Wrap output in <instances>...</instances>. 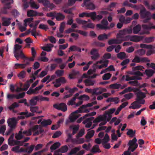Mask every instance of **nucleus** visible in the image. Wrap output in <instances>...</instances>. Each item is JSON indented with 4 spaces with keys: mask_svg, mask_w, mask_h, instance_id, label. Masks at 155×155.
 <instances>
[{
    "mask_svg": "<svg viewBox=\"0 0 155 155\" xmlns=\"http://www.w3.org/2000/svg\"><path fill=\"white\" fill-rule=\"evenodd\" d=\"M91 152L95 153H100L101 151L99 149V145L96 144L93 146L91 150Z\"/></svg>",
    "mask_w": 155,
    "mask_h": 155,
    "instance_id": "27",
    "label": "nucleus"
},
{
    "mask_svg": "<svg viewBox=\"0 0 155 155\" xmlns=\"http://www.w3.org/2000/svg\"><path fill=\"white\" fill-rule=\"evenodd\" d=\"M122 32H123L125 34H131L132 31V29L131 28H126L124 29L121 30Z\"/></svg>",
    "mask_w": 155,
    "mask_h": 155,
    "instance_id": "45",
    "label": "nucleus"
},
{
    "mask_svg": "<svg viewBox=\"0 0 155 155\" xmlns=\"http://www.w3.org/2000/svg\"><path fill=\"white\" fill-rule=\"evenodd\" d=\"M136 133L135 130H133L132 129H128L127 132V135L129 136L130 137H132L135 136Z\"/></svg>",
    "mask_w": 155,
    "mask_h": 155,
    "instance_id": "35",
    "label": "nucleus"
},
{
    "mask_svg": "<svg viewBox=\"0 0 155 155\" xmlns=\"http://www.w3.org/2000/svg\"><path fill=\"white\" fill-rule=\"evenodd\" d=\"M142 27L144 29L148 31L152 29H155V25L152 23H149L148 25H143Z\"/></svg>",
    "mask_w": 155,
    "mask_h": 155,
    "instance_id": "20",
    "label": "nucleus"
},
{
    "mask_svg": "<svg viewBox=\"0 0 155 155\" xmlns=\"http://www.w3.org/2000/svg\"><path fill=\"white\" fill-rule=\"evenodd\" d=\"M8 144L11 146H13L15 145H19V141L12 140L11 142H8Z\"/></svg>",
    "mask_w": 155,
    "mask_h": 155,
    "instance_id": "41",
    "label": "nucleus"
},
{
    "mask_svg": "<svg viewBox=\"0 0 155 155\" xmlns=\"http://www.w3.org/2000/svg\"><path fill=\"white\" fill-rule=\"evenodd\" d=\"M149 94V93L147 92L146 93H144L141 92H139L137 93V98L136 100L133 103H132L130 106L129 107V108H132L133 109H139L141 106V105L138 104L137 103L143 104L145 103V101L143 99L146 97V94Z\"/></svg>",
    "mask_w": 155,
    "mask_h": 155,
    "instance_id": "1",
    "label": "nucleus"
},
{
    "mask_svg": "<svg viewBox=\"0 0 155 155\" xmlns=\"http://www.w3.org/2000/svg\"><path fill=\"white\" fill-rule=\"evenodd\" d=\"M101 23V24H99L97 25V27L98 28L102 29H109V27L108 26V23L106 19H103Z\"/></svg>",
    "mask_w": 155,
    "mask_h": 155,
    "instance_id": "5",
    "label": "nucleus"
},
{
    "mask_svg": "<svg viewBox=\"0 0 155 155\" xmlns=\"http://www.w3.org/2000/svg\"><path fill=\"white\" fill-rule=\"evenodd\" d=\"M117 57L118 58L121 60L124 59L127 57L126 54L123 52H121L117 54Z\"/></svg>",
    "mask_w": 155,
    "mask_h": 155,
    "instance_id": "31",
    "label": "nucleus"
},
{
    "mask_svg": "<svg viewBox=\"0 0 155 155\" xmlns=\"http://www.w3.org/2000/svg\"><path fill=\"white\" fill-rule=\"evenodd\" d=\"M140 47L141 48H143L148 49H150V50L148 51L146 53L147 56H149L153 54V51L151 50L154 48L152 45H148L145 44H141L140 45Z\"/></svg>",
    "mask_w": 155,
    "mask_h": 155,
    "instance_id": "8",
    "label": "nucleus"
},
{
    "mask_svg": "<svg viewBox=\"0 0 155 155\" xmlns=\"http://www.w3.org/2000/svg\"><path fill=\"white\" fill-rule=\"evenodd\" d=\"M84 4L87 9L94 10L95 8V5L90 2V0H84Z\"/></svg>",
    "mask_w": 155,
    "mask_h": 155,
    "instance_id": "15",
    "label": "nucleus"
},
{
    "mask_svg": "<svg viewBox=\"0 0 155 155\" xmlns=\"http://www.w3.org/2000/svg\"><path fill=\"white\" fill-rule=\"evenodd\" d=\"M84 141V138H81L78 139V140L74 139L73 140V142L77 144H81L83 143Z\"/></svg>",
    "mask_w": 155,
    "mask_h": 155,
    "instance_id": "46",
    "label": "nucleus"
},
{
    "mask_svg": "<svg viewBox=\"0 0 155 155\" xmlns=\"http://www.w3.org/2000/svg\"><path fill=\"white\" fill-rule=\"evenodd\" d=\"M81 106L78 109L74 112L72 113L70 115L69 117V119L71 122H74L76 120L81 116L80 114H77L78 113H82L83 112L82 110L83 108H81Z\"/></svg>",
    "mask_w": 155,
    "mask_h": 155,
    "instance_id": "3",
    "label": "nucleus"
},
{
    "mask_svg": "<svg viewBox=\"0 0 155 155\" xmlns=\"http://www.w3.org/2000/svg\"><path fill=\"white\" fill-rule=\"evenodd\" d=\"M22 84L20 83V91H26L27 90L28 88L29 87V84H27L24 85V87L23 88H21L22 86Z\"/></svg>",
    "mask_w": 155,
    "mask_h": 155,
    "instance_id": "51",
    "label": "nucleus"
},
{
    "mask_svg": "<svg viewBox=\"0 0 155 155\" xmlns=\"http://www.w3.org/2000/svg\"><path fill=\"white\" fill-rule=\"evenodd\" d=\"M7 123L10 128L15 129L17 125V121L15 117L9 118L7 120Z\"/></svg>",
    "mask_w": 155,
    "mask_h": 155,
    "instance_id": "12",
    "label": "nucleus"
},
{
    "mask_svg": "<svg viewBox=\"0 0 155 155\" xmlns=\"http://www.w3.org/2000/svg\"><path fill=\"white\" fill-rule=\"evenodd\" d=\"M54 107L58 110H61L65 112L67 110V107L66 104L61 103L59 104H55L54 105Z\"/></svg>",
    "mask_w": 155,
    "mask_h": 155,
    "instance_id": "6",
    "label": "nucleus"
},
{
    "mask_svg": "<svg viewBox=\"0 0 155 155\" xmlns=\"http://www.w3.org/2000/svg\"><path fill=\"white\" fill-rule=\"evenodd\" d=\"M150 61V60L146 57L140 58L137 56H135L132 60V62L134 63L149 62Z\"/></svg>",
    "mask_w": 155,
    "mask_h": 155,
    "instance_id": "9",
    "label": "nucleus"
},
{
    "mask_svg": "<svg viewBox=\"0 0 155 155\" xmlns=\"http://www.w3.org/2000/svg\"><path fill=\"white\" fill-rule=\"evenodd\" d=\"M84 129L81 130L78 134L76 135V138L78 139L79 137H82L84 135Z\"/></svg>",
    "mask_w": 155,
    "mask_h": 155,
    "instance_id": "58",
    "label": "nucleus"
},
{
    "mask_svg": "<svg viewBox=\"0 0 155 155\" xmlns=\"http://www.w3.org/2000/svg\"><path fill=\"white\" fill-rule=\"evenodd\" d=\"M37 102L35 101L34 98L33 97L31 100L29 101V106H35L36 105Z\"/></svg>",
    "mask_w": 155,
    "mask_h": 155,
    "instance_id": "62",
    "label": "nucleus"
},
{
    "mask_svg": "<svg viewBox=\"0 0 155 155\" xmlns=\"http://www.w3.org/2000/svg\"><path fill=\"white\" fill-rule=\"evenodd\" d=\"M80 150V148L79 147H75L74 148L72 149L71 151L68 153V155H72L76 154Z\"/></svg>",
    "mask_w": 155,
    "mask_h": 155,
    "instance_id": "40",
    "label": "nucleus"
},
{
    "mask_svg": "<svg viewBox=\"0 0 155 155\" xmlns=\"http://www.w3.org/2000/svg\"><path fill=\"white\" fill-rule=\"evenodd\" d=\"M30 4L31 7V8L36 9H38L39 7V5L36 4L34 2H29Z\"/></svg>",
    "mask_w": 155,
    "mask_h": 155,
    "instance_id": "53",
    "label": "nucleus"
},
{
    "mask_svg": "<svg viewBox=\"0 0 155 155\" xmlns=\"http://www.w3.org/2000/svg\"><path fill=\"white\" fill-rule=\"evenodd\" d=\"M95 131L93 130H92L88 131L86 136L87 139H90L92 137L94 134Z\"/></svg>",
    "mask_w": 155,
    "mask_h": 155,
    "instance_id": "39",
    "label": "nucleus"
},
{
    "mask_svg": "<svg viewBox=\"0 0 155 155\" xmlns=\"http://www.w3.org/2000/svg\"><path fill=\"white\" fill-rule=\"evenodd\" d=\"M64 73V71L63 70H57L55 72V74L58 77H61L62 76Z\"/></svg>",
    "mask_w": 155,
    "mask_h": 155,
    "instance_id": "57",
    "label": "nucleus"
},
{
    "mask_svg": "<svg viewBox=\"0 0 155 155\" xmlns=\"http://www.w3.org/2000/svg\"><path fill=\"white\" fill-rule=\"evenodd\" d=\"M18 106V104L16 102H14L9 106L8 108L10 110H13L15 108L17 107Z\"/></svg>",
    "mask_w": 155,
    "mask_h": 155,
    "instance_id": "55",
    "label": "nucleus"
},
{
    "mask_svg": "<svg viewBox=\"0 0 155 155\" xmlns=\"http://www.w3.org/2000/svg\"><path fill=\"white\" fill-rule=\"evenodd\" d=\"M34 18L32 17H30L26 18L24 20V25L25 27H27L28 24H29L31 22L33 21Z\"/></svg>",
    "mask_w": 155,
    "mask_h": 155,
    "instance_id": "38",
    "label": "nucleus"
},
{
    "mask_svg": "<svg viewBox=\"0 0 155 155\" xmlns=\"http://www.w3.org/2000/svg\"><path fill=\"white\" fill-rule=\"evenodd\" d=\"M115 110L116 109L114 108H110L105 111V114L111 115L114 113Z\"/></svg>",
    "mask_w": 155,
    "mask_h": 155,
    "instance_id": "48",
    "label": "nucleus"
},
{
    "mask_svg": "<svg viewBox=\"0 0 155 155\" xmlns=\"http://www.w3.org/2000/svg\"><path fill=\"white\" fill-rule=\"evenodd\" d=\"M5 4L7 5L6 8H11V5L13 2V0H4Z\"/></svg>",
    "mask_w": 155,
    "mask_h": 155,
    "instance_id": "43",
    "label": "nucleus"
},
{
    "mask_svg": "<svg viewBox=\"0 0 155 155\" xmlns=\"http://www.w3.org/2000/svg\"><path fill=\"white\" fill-rule=\"evenodd\" d=\"M37 12L32 10L28 11L27 12V16L28 17H33L37 16Z\"/></svg>",
    "mask_w": 155,
    "mask_h": 155,
    "instance_id": "34",
    "label": "nucleus"
},
{
    "mask_svg": "<svg viewBox=\"0 0 155 155\" xmlns=\"http://www.w3.org/2000/svg\"><path fill=\"white\" fill-rule=\"evenodd\" d=\"M120 40L117 39H112L109 40L108 41V44L109 45H111L113 44H120L121 43Z\"/></svg>",
    "mask_w": 155,
    "mask_h": 155,
    "instance_id": "32",
    "label": "nucleus"
},
{
    "mask_svg": "<svg viewBox=\"0 0 155 155\" xmlns=\"http://www.w3.org/2000/svg\"><path fill=\"white\" fill-rule=\"evenodd\" d=\"M95 14L94 12H90L87 13L85 12H83L81 13L78 16L80 18H83L85 16L87 17H91V16H94V15Z\"/></svg>",
    "mask_w": 155,
    "mask_h": 155,
    "instance_id": "24",
    "label": "nucleus"
},
{
    "mask_svg": "<svg viewBox=\"0 0 155 155\" xmlns=\"http://www.w3.org/2000/svg\"><path fill=\"white\" fill-rule=\"evenodd\" d=\"M52 123V121L50 119H44L41 123V125L42 127H45L50 125Z\"/></svg>",
    "mask_w": 155,
    "mask_h": 155,
    "instance_id": "28",
    "label": "nucleus"
},
{
    "mask_svg": "<svg viewBox=\"0 0 155 155\" xmlns=\"http://www.w3.org/2000/svg\"><path fill=\"white\" fill-rule=\"evenodd\" d=\"M96 92L94 95H98L101 94L104 92H106L107 91L106 89L103 88L101 87H97L95 88Z\"/></svg>",
    "mask_w": 155,
    "mask_h": 155,
    "instance_id": "23",
    "label": "nucleus"
},
{
    "mask_svg": "<svg viewBox=\"0 0 155 155\" xmlns=\"http://www.w3.org/2000/svg\"><path fill=\"white\" fill-rule=\"evenodd\" d=\"M110 33L107 34L105 33H104L102 34H100L97 37V39L99 41H103L104 40H106L108 39V38L110 36Z\"/></svg>",
    "mask_w": 155,
    "mask_h": 155,
    "instance_id": "22",
    "label": "nucleus"
},
{
    "mask_svg": "<svg viewBox=\"0 0 155 155\" xmlns=\"http://www.w3.org/2000/svg\"><path fill=\"white\" fill-rule=\"evenodd\" d=\"M11 18H10L2 17V20L3 21L2 25L4 26H8L10 24Z\"/></svg>",
    "mask_w": 155,
    "mask_h": 155,
    "instance_id": "21",
    "label": "nucleus"
},
{
    "mask_svg": "<svg viewBox=\"0 0 155 155\" xmlns=\"http://www.w3.org/2000/svg\"><path fill=\"white\" fill-rule=\"evenodd\" d=\"M9 89L12 93L16 92L17 94H8L7 95V98L9 100H11L15 98L19 99V86L17 84L13 85L11 84L9 86Z\"/></svg>",
    "mask_w": 155,
    "mask_h": 155,
    "instance_id": "2",
    "label": "nucleus"
},
{
    "mask_svg": "<svg viewBox=\"0 0 155 155\" xmlns=\"http://www.w3.org/2000/svg\"><path fill=\"white\" fill-rule=\"evenodd\" d=\"M143 69H144V67L140 65H138L136 67L132 68V70L133 71L137 70L143 71Z\"/></svg>",
    "mask_w": 155,
    "mask_h": 155,
    "instance_id": "50",
    "label": "nucleus"
},
{
    "mask_svg": "<svg viewBox=\"0 0 155 155\" xmlns=\"http://www.w3.org/2000/svg\"><path fill=\"white\" fill-rule=\"evenodd\" d=\"M145 73L148 76L150 77L153 75L155 72L151 69H147L145 70Z\"/></svg>",
    "mask_w": 155,
    "mask_h": 155,
    "instance_id": "44",
    "label": "nucleus"
},
{
    "mask_svg": "<svg viewBox=\"0 0 155 155\" xmlns=\"http://www.w3.org/2000/svg\"><path fill=\"white\" fill-rule=\"evenodd\" d=\"M12 151L15 153H19V145H17L12 147Z\"/></svg>",
    "mask_w": 155,
    "mask_h": 155,
    "instance_id": "61",
    "label": "nucleus"
},
{
    "mask_svg": "<svg viewBox=\"0 0 155 155\" xmlns=\"http://www.w3.org/2000/svg\"><path fill=\"white\" fill-rule=\"evenodd\" d=\"M38 28L44 30L45 31H47V29H48V26L43 24H40L38 27Z\"/></svg>",
    "mask_w": 155,
    "mask_h": 155,
    "instance_id": "56",
    "label": "nucleus"
},
{
    "mask_svg": "<svg viewBox=\"0 0 155 155\" xmlns=\"http://www.w3.org/2000/svg\"><path fill=\"white\" fill-rule=\"evenodd\" d=\"M31 134V131L30 130V129L28 130H26L22 132L21 130H20V140L22 139L24 136L23 135H25V136H30Z\"/></svg>",
    "mask_w": 155,
    "mask_h": 155,
    "instance_id": "25",
    "label": "nucleus"
},
{
    "mask_svg": "<svg viewBox=\"0 0 155 155\" xmlns=\"http://www.w3.org/2000/svg\"><path fill=\"white\" fill-rule=\"evenodd\" d=\"M61 145V143L58 142L55 143L52 145L50 147L51 152L53 150H56V149L59 147Z\"/></svg>",
    "mask_w": 155,
    "mask_h": 155,
    "instance_id": "33",
    "label": "nucleus"
},
{
    "mask_svg": "<svg viewBox=\"0 0 155 155\" xmlns=\"http://www.w3.org/2000/svg\"><path fill=\"white\" fill-rule=\"evenodd\" d=\"M76 21L78 24L79 25L82 24L83 25H85L87 22V21L81 20L79 18H76Z\"/></svg>",
    "mask_w": 155,
    "mask_h": 155,
    "instance_id": "42",
    "label": "nucleus"
},
{
    "mask_svg": "<svg viewBox=\"0 0 155 155\" xmlns=\"http://www.w3.org/2000/svg\"><path fill=\"white\" fill-rule=\"evenodd\" d=\"M140 14L141 17L143 18H145L147 17L151 16L150 12L147 11L144 7H143L140 9Z\"/></svg>",
    "mask_w": 155,
    "mask_h": 155,
    "instance_id": "10",
    "label": "nucleus"
},
{
    "mask_svg": "<svg viewBox=\"0 0 155 155\" xmlns=\"http://www.w3.org/2000/svg\"><path fill=\"white\" fill-rule=\"evenodd\" d=\"M84 82L86 86H93L95 83V81L90 79H86L84 80Z\"/></svg>",
    "mask_w": 155,
    "mask_h": 155,
    "instance_id": "29",
    "label": "nucleus"
},
{
    "mask_svg": "<svg viewBox=\"0 0 155 155\" xmlns=\"http://www.w3.org/2000/svg\"><path fill=\"white\" fill-rule=\"evenodd\" d=\"M65 26V23L63 22L61 24L60 28L59 31L61 33H62L64 30V28Z\"/></svg>",
    "mask_w": 155,
    "mask_h": 155,
    "instance_id": "63",
    "label": "nucleus"
},
{
    "mask_svg": "<svg viewBox=\"0 0 155 155\" xmlns=\"http://www.w3.org/2000/svg\"><path fill=\"white\" fill-rule=\"evenodd\" d=\"M111 76V74L110 73H107L104 74L103 77L104 80H107L109 79Z\"/></svg>",
    "mask_w": 155,
    "mask_h": 155,
    "instance_id": "52",
    "label": "nucleus"
},
{
    "mask_svg": "<svg viewBox=\"0 0 155 155\" xmlns=\"http://www.w3.org/2000/svg\"><path fill=\"white\" fill-rule=\"evenodd\" d=\"M125 33H124L123 32H122L121 30H120L119 31V33L117 34V37L118 38H120V39H118V40H120L121 43L122 42L125 41H127L128 40V38H126L127 37V35L125 36H124V35H125Z\"/></svg>",
    "mask_w": 155,
    "mask_h": 155,
    "instance_id": "17",
    "label": "nucleus"
},
{
    "mask_svg": "<svg viewBox=\"0 0 155 155\" xmlns=\"http://www.w3.org/2000/svg\"><path fill=\"white\" fill-rule=\"evenodd\" d=\"M93 45L96 47H103L105 46V44L98 41H95L92 44Z\"/></svg>",
    "mask_w": 155,
    "mask_h": 155,
    "instance_id": "37",
    "label": "nucleus"
},
{
    "mask_svg": "<svg viewBox=\"0 0 155 155\" xmlns=\"http://www.w3.org/2000/svg\"><path fill=\"white\" fill-rule=\"evenodd\" d=\"M95 89L94 88L93 89L86 88L85 90V91L90 93H91L92 95H94V94L95 93Z\"/></svg>",
    "mask_w": 155,
    "mask_h": 155,
    "instance_id": "54",
    "label": "nucleus"
},
{
    "mask_svg": "<svg viewBox=\"0 0 155 155\" xmlns=\"http://www.w3.org/2000/svg\"><path fill=\"white\" fill-rule=\"evenodd\" d=\"M94 12L95 13L94 15V16H91V19L93 21H94L96 19L99 21L103 18V16L102 15L106 14L108 13V12L107 11H103L100 12V14L101 15H97L96 13L95 12Z\"/></svg>",
    "mask_w": 155,
    "mask_h": 155,
    "instance_id": "11",
    "label": "nucleus"
},
{
    "mask_svg": "<svg viewBox=\"0 0 155 155\" xmlns=\"http://www.w3.org/2000/svg\"><path fill=\"white\" fill-rule=\"evenodd\" d=\"M137 140L136 137H134L132 140H129L128 145L129 146L128 150L131 152H134L137 147L138 144L137 143Z\"/></svg>",
    "mask_w": 155,
    "mask_h": 155,
    "instance_id": "4",
    "label": "nucleus"
},
{
    "mask_svg": "<svg viewBox=\"0 0 155 155\" xmlns=\"http://www.w3.org/2000/svg\"><path fill=\"white\" fill-rule=\"evenodd\" d=\"M68 149V146L67 145H64L57 150L56 152L57 153H64L67 152Z\"/></svg>",
    "mask_w": 155,
    "mask_h": 155,
    "instance_id": "30",
    "label": "nucleus"
},
{
    "mask_svg": "<svg viewBox=\"0 0 155 155\" xmlns=\"http://www.w3.org/2000/svg\"><path fill=\"white\" fill-rule=\"evenodd\" d=\"M109 140V137L108 135L107 134H106L105 136L103 139V144L105 143L108 142Z\"/></svg>",
    "mask_w": 155,
    "mask_h": 155,
    "instance_id": "59",
    "label": "nucleus"
},
{
    "mask_svg": "<svg viewBox=\"0 0 155 155\" xmlns=\"http://www.w3.org/2000/svg\"><path fill=\"white\" fill-rule=\"evenodd\" d=\"M121 86V85L120 84L115 83L110 84V87L113 89H117L119 88Z\"/></svg>",
    "mask_w": 155,
    "mask_h": 155,
    "instance_id": "47",
    "label": "nucleus"
},
{
    "mask_svg": "<svg viewBox=\"0 0 155 155\" xmlns=\"http://www.w3.org/2000/svg\"><path fill=\"white\" fill-rule=\"evenodd\" d=\"M141 29V26L139 25H136L134 27L133 29V32L134 34H137L140 31Z\"/></svg>",
    "mask_w": 155,
    "mask_h": 155,
    "instance_id": "36",
    "label": "nucleus"
},
{
    "mask_svg": "<svg viewBox=\"0 0 155 155\" xmlns=\"http://www.w3.org/2000/svg\"><path fill=\"white\" fill-rule=\"evenodd\" d=\"M35 57H32L30 58L25 56L23 53L22 50L20 49V58L23 59L24 61L26 62L27 64H29L30 61H34V58Z\"/></svg>",
    "mask_w": 155,
    "mask_h": 155,
    "instance_id": "7",
    "label": "nucleus"
},
{
    "mask_svg": "<svg viewBox=\"0 0 155 155\" xmlns=\"http://www.w3.org/2000/svg\"><path fill=\"white\" fill-rule=\"evenodd\" d=\"M65 16L61 13H58L55 14V18L58 21L63 20Z\"/></svg>",
    "mask_w": 155,
    "mask_h": 155,
    "instance_id": "26",
    "label": "nucleus"
},
{
    "mask_svg": "<svg viewBox=\"0 0 155 155\" xmlns=\"http://www.w3.org/2000/svg\"><path fill=\"white\" fill-rule=\"evenodd\" d=\"M66 82V80L65 78L64 77H61L55 80V84L54 85V86L55 87H58L61 85L60 83L64 84Z\"/></svg>",
    "mask_w": 155,
    "mask_h": 155,
    "instance_id": "14",
    "label": "nucleus"
},
{
    "mask_svg": "<svg viewBox=\"0 0 155 155\" xmlns=\"http://www.w3.org/2000/svg\"><path fill=\"white\" fill-rule=\"evenodd\" d=\"M33 113H28V111L21 112L20 113V119H24L25 118V117H28L33 116L34 115V114Z\"/></svg>",
    "mask_w": 155,
    "mask_h": 155,
    "instance_id": "18",
    "label": "nucleus"
},
{
    "mask_svg": "<svg viewBox=\"0 0 155 155\" xmlns=\"http://www.w3.org/2000/svg\"><path fill=\"white\" fill-rule=\"evenodd\" d=\"M14 53L15 57L17 60L19 59V45L15 44L14 48Z\"/></svg>",
    "mask_w": 155,
    "mask_h": 155,
    "instance_id": "16",
    "label": "nucleus"
},
{
    "mask_svg": "<svg viewBox=\"0 0 155 155\" xmlns=\"http://www.w3.org/2000/svg\"><path fill=\"white\" fill-rule=\"evenodd\" d=\"M34 147V145H31L29 147L26 149L22 148H20V152H26L28 153H30L33 150Z\"/></svg>",
    "mask_w": 155,
    "mask_h": 155,
    "instance_id": "19",
    "label": "nucleus"
},
{
    "mask_svg": "<svg viewBox=\"0 0 155 155\" xmlns=\"http://www.w3.org/2000/svg\"><path fill=\"white\" fill-rule=\"evenodd\" d=\"M82 27L84 28H94V25L92 23H89L85 25H83Z\"/></svg>",
    "mask_w": 155,
    "mask_h": 155,
    "instance_id": "49",
    "label": "nucleus"
},
{
    "mask_svg": "<svg viewBox=\"0 0 155 155\" xmlns=\"http://www.w3.org/2000/svg\"><path fill=\"white\" fill-rule=\"evenodd\" d=\"M126 38H128V40H130L131 41L136 42L139 41L142 39V37L141 36L136 35L132 36L128 35Z\"/></svg>",
    "mask_w": 155,
    "mask_h": 155,
    "instance_id": "13",
    "label": "nucleus"
},
{
    "mask_svg": "<svg viewBox=\"0 0 155 155\" xmlns=\"http://www.w3.org/2000/svg\"><path fill=\"white\" fill-rule=\"evenodd\" d=\"M137 53L139 56H142L145 54V51L143 49H139L137 50Z\"/></svg>",
    "mask_w": 155,
    "mask_h": 155,
    "instance_id": "60",
    "label": "nucleus"
},
{
    "mask_svg": "<svg viewBox=\"0 0 155 155\" xmlns=\"http://www.w3.org/2000/svg\"><path fill=\"white\" fill-rule=\"evenodd\" d=\"M76 99V97H73L72 99L69 101L67 103L68 105H73L74 104V101Z\"/></svg>",
    "mask_w": 155,
    "mask_h": 155,
    "instance_id": "64",
    "label": "nucleus"
}]
</instances>
